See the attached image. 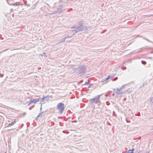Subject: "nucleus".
Listing matches in <instances>:
<instances>
[{"instance_id":"obj_1","label":"nucleus","mask_w":153,"mask_h":153,"mask_svg":"<svg viewBox=\"0 0 153 153\" xmlns=\"http://www.w3.org/2000/svg\"><path fill=\"white\" fill-rule=\"evenodd\" d=\"M83 21H81L78 22L75 26L74 31L76 33L79 32H86L89 31V27H86L83 25Z\"/></svg>"},{"instance_id":"obj_2","label":"nucleus","mask_w":153,"mask_h":153,"mask_svg":"<svg viewBox=\"0 0 153 153\" xmlns=\"http://www.w3.org/2000/svg\"><path fill=\"white\" fill-rule=\"evenodd\" d=\"M86 68L87 67L84 65H81L75 68V72L78 74L83 75L86 72Z\"/></svg>"},{"instance_id":"obj_3","label":"nucleus","mask_w":153,"mask_h":153,"mask_svg":"<svg viewBox=\"0 0 153 153\" xmlns=\"http://www.w3.org/2000/svg\"><path fill=\"white\" fill-rule=\"evenodd\" d=\"M56 107L59 111V112L60 114H62L65 109L64 104L62 102H59L57 105Z\"/></svg>"},{"instance_id":"obj_4","label":"nucleus","mask_w":153,"mask_h":153,"mask_svg":"<svg viewBox=\"0 0 153 153\" xmlns=\"http://www.w3.org/2000/svg\"><path fill=\"white\" fill-rule=\"evenodd\" d=\"M100 96H96L95 97L90 99V102L92 104L97 103L99 101V98Z\"/></svg>"},{"instance_id":"obj_5","label":"nucleus","mask_w":153,"mask_h":153,"mask_svg":"<svg viewBox=\"0 0 153 153\" xmlns=\"http://www.w3.org/2000/svg\"><path fill=\"white\" fill-rule=\"evenodd\" d=\"M39 98L35 99H33V100H31V99L30 100V101L29 102L28 101H27L26 102H23V103L25 105L27 103H28V105L29 106L30 105L33 103H35L39 101Z\"/></svg>"},{"instance_id":"obj_6","label":"nucleus","mask_w":153,"mask_h":153,"mask_svg":"<svg viewBox=\"0 0 153 153\" xmlns=\"http://www.w3.org/2000/svg\"><path fill=\"white\" fill-rule=\"evenodd\" d=\"M64 6L62 5L60 6V7H58L57 8L55 12H54L55 13H61L62 11V9H63Z\"/></svg>"},{"instance_id":"obj_7","label":"nucleus","mask_w":153,"mask_h":153,"mask_svg":"<svg viewBox=\"0 0 153 153\" xmlns=\"http://www.w3.org/2000/svg\"><path fill=\"white\" fill-rule=\"evenodd\" d=\"M42 99L41 101L42 102H43L45 101V100H48L49 98V96H44Z\"/></svg>"},{"instance_id":"obj_8","label":"nucleus","mask_w":153,"mask_h":153,"mask_svg":"<svg viewBox=\"0 0 153 153\" xmlns=\"http://www.w3.org/2000/svg\"><path fill=\"white\" fill-rule=\"evenodd\" d=\"M65 37L63 38L62 39H60L59 40V42L58 43H57L56 44H58L60 43H63L65 42Z\"/></svg>"},{"instance_id":"obj_9","label":"nucleus","mask_w":153,"mask_h":153,"mask_svg":"<svg viewBox=\"0 0 153 153\" xmlns=\"http://www.w3.org/2000/svg\"><path fill=\"white\" fill-rule=\"evenodd\" d=\"M84 85H86L88 88H89L91 86V84L89 82H86Z\"/></svg>"},{"instance_id":"obj_10","label":"nucleus","mask_w":153,"mask_h":153,"mask_svg":"<svg viewBox=\"0 0 153 153\" xmlns=\"http://www.w3.org/2000/svg\"><path fill=\"white\" fill-rule=\"evenodd\" d=\"M16 122L14 121L13 122H12L10 123H9L8 124V126H13V124H14Z\"/></svg>"},{"instance_id":"obj_11","label":"nucleus","mask_w":153,"mask_h":153,"mask_svg":"<svg viewBox=\"0 0 153 153\" xmlns=\"http://www.w3.org/2000/svg\"><path fill=\"white\" fill-rule=\"evenodd\" d=\"M134 149L133 148L131 150H128L127 152H133V151H134Z\"/></svg>"},{"instance_id":"obj_12","label":"nucleus","mask_w":153,"mask_h":153,"mask_svg":"<svg viewBox=\"0 0 153 153\" xmlns=\"http://www.w3.org/2000/svg\"><path fill=\"white\" fill-rule=\"evenodd\" d=\"M70 68L72 69H73L74 70V72H75V68L73 67V65H71L70 66Z\"/></svg>"},{"instance_id":"obj_13","label":"nucleus","mask_w":153,"mask_h":153,"mask_svg":"<svg viewBox=\"0 0 153 153\" xmlns=\"http://www.w3.org/2000/svg\"><path fill=\"white\" fill-rule=\"evenodd\" d=\"M43 112H42L40 113H39V114H38V115L37 116V118H38L39 117H40V116L43 113Z\"/></svg>"},{"instance_id":"obj_14","label":"nucleus","mask_w":153,"mask_h":153,"mask_svg":"<svg viewBox=\"0 0 153 153\" xmlns=\"http://www.w3.org/2000/svg\"><path fill=\"white\" fill-rule=\"evenodd\" d=\"M65 38L66 39L68 38H71V37H70V36L67 35Z\"/></svg>"},{"instance_id":"obj_15","label":"nucleus","mask_w":153,"mask_h":153,"mask_svg":"<svg viewBox=\"0 0 153 153\" xmlns=\"http://www.w3.org/2000/svg\"><path fill=\"white\" fill-rule=\"evenodd\" d=\"M111 78V76H108V77L106 79V80H107L109 79H110Z\"/></svg>"},{"instance_id":"obj_16","label":"nucleus","mask_w":153,"mask_h":153,"mask_svg":"<svg viewBox=\"0 0 153 153\" xmlns=\"http://www.w3.org/2000/svg\"><path fill=\"white\" fill-rule=\"evenodd\" d=\"M142 63L143 64H145L146 63V62L145 61H142Z\"/></svg>"},{"instance_id":"obj_17","label":"nucleus","mask_w":153,"mask_h":153,"mask_svg":"<svg viewBox=\"0 0 153 153\" xmlns=\"http://www.w3.org/2000/svg\"><path fill=\"white\" fill-rule=\"evenodd\" d=\"M3 74H1L0 73V77H3Z\"/></svg>"},{"instance_id":"obj_18","label":"nucleus","mask_w":153,"mask_h":153,"mask_svg":"<svg viewBox=\"0 0 153 153\" xmlns=\"http://www.w3.org/2000/svg\"><path fill=\"white\" fill-rule=\"evenodd\" d=\"M74 35H75V34H72L71 35V36H70V37H71V38L73 37Z\"/></svg>"},{"instance_id":"obj_19","label":"nucleus","mask_w":153,"mask_h":153,"mask_svg":"<svg viewBox=\"0 0 153 153\" xmlns=\"http://www.w3.org/2000/svg\"><path fill=\"white\" fill-rule=\"evenodd\" d=\"M34 106V105H33L31 107H30L29 108V109L30 110Z\"/></svg>"},{"instance_id":"obj_20","label":"nucleus","mask_w":153,"mask_h":153,"mask_svg":"<svg viewBox=\"0 0 153 153\" xmlns=\"http://www.w3.org/2000/svg\"><path fill=\"white\" fill-rule=\"evenodd\" d=\"M75 28V27H74V28H72V30H73V31H74V28Z\"/></svg>"},{"instance_id":"obj_21","label":"nucleus","mask_w":153,"mask_h":153,"mask_svg":"<svg viewBox=\"0 0 153 153\" xmlns=\"http://www.w3.org/2000/svg\"><path fill=\"white\" fill-rule=\"evenodd\" d=\"M44 55H45V53H43V54H42V55H41V56H44Z\"/></svg>"},{"instance_id":"obj_22","label":"nucleus","mask_w":153,"mask_h":153,"mask_svg":"<svg viewBox=\"0 0 153 153\" xmlns=\"http://www.w3.org/2000/svg\"><path fill=\"white\" fill-rule=\"evenodd\" d=\"M105 103H106V105H108V102H105Z\"/></svg>"},{"instance_id":"obj_23","label":"nucleus","mask_w":153,"mask_h":153,"mask_svg":"<svg viewBox=\"0 0 153 153\" xmlns=\"http://www.w3.org/2000/svg\"><path fill=\"white\" fill-rule=\"evenodd\" d=\"M7 99V98H4V99L5 100V101H6V100Z\"/></svg>"},{"instance_id":"obj_24","label":"nucleus","mask_w":153,"mask_h":153,"mask_svg":"<svg viewBox=\"0 0 153 153\" xmlns=\"http://www.w3.org/2000/svg\"><path fill=\"white\" fill-rule=\"evenodd\" d=\"M8 0H7V2L8 3V4H10L8 2Z\"/></svg>"},{"instance_id":"obj_25","label":"nucleus","mask_w":153,"mask_h":153,"mask_svg":"<svg viewBox=\"0 0 153 153\" xmlns=\"http://www.w3.org/2000/svg\"><path fill=\"white\" fill-rule=\"evenodd\" d=\"M82 82V80H81V81L80 82V83H81Z\"/></svg>"},{"instance_id":"obj_26","label":"nucleus","mask_w":153,"mask_h":153,"mask_svg":"<svg viewBox=\"0 0 153 153\" xmlns=\"http://www.w3.org/2000/svg\"><path fill=\"white\" fill-rule=\"evenodd\" d=\"M42 109V107H41V108H40V111H41V110Z\"/></svg>"},{"instance_id":"obj_27","label":"nucleus","mask_w":153,"mask_h":153,"mask_svg":"<svg viewBox=\"0 0 153 153\" xmlns=\"http://www.w3.org/2000/svg\"><path fill=\"white\" fill-rule=\"evenodd\" d=\"M97 96H101V95H98Z\"/></svg>"},{"instance_id":"obj_28","label":"nucleus","mask_w":153,"mask_h":153,"mask_svg":"<svg viewBox=\"0 0 153 153\" xmlns=\"http://www.w3.org/2000/svg\"><path fill=\"white\" fill-rule=\"evenodd\" d=\"M126 100V98H124V100Z\"/></svg>"},{"instance_id":"obj_29","label":"nucleus","mask_w":153,"mask_h":153,"mask_svg":"<svg viewBox=\"0 0 153 153\" xmlns=\"http://www.w3.org/2000/svg\"><path fill=\"white\" fill-rule=\"evenodd\" d=\"M7 50V49H6V50H4V51H6V50Z\"/></svg>"},{"instance_id":"obj_30","label":"nucleus","mask_w":153,"mask_h":153,"mask_svg":"<svg viewBox=\"0 0 153 153\" xmlns=\"http://www.w3.org/2000/svg\"><path fill=\"white\" fill-rule=\"evenodd\" d=\"M153 98V97H152V98L151 97V99H152V98Z\"/></svg>"},{"instance_id":"obj_31","label":"nucleus","mask_w":153,"mask_h":153,"mask_svg":"<svg viewBox=\"0 0 153 153\" xmlns=\"http://www.w3.org/2000/svg\"><path fill=\"white\" fill-rule=\"evenodd\" d=\"M149 153V152H148V153Z\"/></svg>"},{"instance_id":"obj_32","label":"nucleus","mask_w":153,"mask_h":153,"mask_svg":"<svg viewBox=\"0 0 153 153\" xmlns=\"http://www.w3.org/2000/svg\"><path fill=\"white\" fill-rule=\"evenodd\" d=\"M152 102L153 103V102Z\"/></svg>"}]
</instances>
